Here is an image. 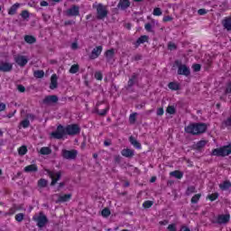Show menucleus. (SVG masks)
I'll return each mask as SVG.
<instances>
[{"label":"nucleus","mask_w":231,"mask_h":231,"mask_svg":"<svg viewBox=\"0 0 231 231\" xmlns=\"http://www.w3.org/2000/svg\"><path fill=\"white\" fill-rule=\"evenodd\" d=\"M206 131L207 125L205 123H193L185 127V133L193 135L203 134Z\"/></svg>","instance_id":"f257e3e1"},{"label":"nucleus","mask_w":231,"mask_h":231,"mask_svg":"<svg viewBox=\"0 0 231 231\" xmlns=\"http://www.w3.org/2000/svg\"><path fill=\"white\" fill-rule=\"evenodd\" d=\"M93 8H96L97 10V19L98 21H104V19H106L109 14V11H107V6L104 5L103 4H98L97 5H94Z\"/></svg>","instance_id":"f03ea898"},{"label":"nucleus","mask_w":231,"mask_h":231,"mask_svg":"<svg viewBox=\"0 0 231 231\" xmlns=\"http://www.w3.org/2000/svg\"><path fill=\"white\" fill-rule=\"evenodd\" d=\"M32 221L37 223L38 228H44L46 225H48V217H46V215L41 211L39 216L35 215L32 217Z\"/></svg>","instance_id":"7ed1b4c3"},{"label":"nucleus","mask_w":231,"mask_h":231,"mask_svg":"<svg viewBox=\"0 0 231 231\" xmlns=\"http://www.w3.org/2000/svg\"><path fill=\"white\" fill-rule=\"evenodd\" d=\"M231 154V145H226L220 148H216L212 151V156H228Z\"/></svg>","instance_id":"20e7f679"},{"label":"nucleus","mask_w":231,"mask_h":231,"mask_svg":"<svg viewBox=\"0 0 231 231\" xmlns=\"http://www.w3.org/2000/svg\"><path fill=\"white\" fill-rule=\"evenodd\" d=\"M175 65L178 68V75H183L184 77H190V68L182 64L180 60H175Z\"/></svg>","instance_id":"39448f33"},{"label":"nucleus","mask_w":231,"mask_h":231,"mask_svg":"<svg viewBox=\"0 0 231 231\" xmlns=\"http://www.w3.org/2000/svg\"><path fill=\"white\" fill-rule=\"evenodd\" d=\"M65 134L69 136H77V134H80V126L77 124L69 125L64 128Z\"/></svg>","instance_id":"423d86ee"},{"label":"nucleus","mask_w":231,"mask_h":231,"mask_svg":"<svg viewBox=\"0 0 231 231\" xmlns=\"http://www.w3.org/2000/svg\"><path fill=\"white\" fill-rule=\"evenodd\" d=\"M46 172L51 180V187H54V185H57V181H59V180L62 178V171H51L50 170H46Z\"/></svg>","instance_id":"0eeeda50"},{"label":"nucleus","mask_w":231,"mask_h":231,"mask_svg":"<svg viewBox=\"0 0 231 231\" xmlns=\"http://www.w3.org/2000/svg\"><path fill=\"white\" fill-rule=\"evenodd\" d=\"M66 134V132L64 130V126L62 125H58L57 130L55 132H52L51 134L52 138H55V140H62Z\"/></svg>","instance_id":"6e6552de"},{"label":"nucleus","mask_w":231,"mask_h":231,"mask_svg":"<svg viewBox=\"0 0 231 231\" xmlns=\"http://www.w3.org/2000/svg\"><path fill=\"white\" fill-rule=\"evenodd\" d=\"M64 14L67 17H78V15H80V7L79 5H72Z\"/></svg>","instance_id":"1a4fd4ad"},{"label":"nucleus","mask_w":231,"mask_h":231,"mask_svg":"<svg viewBox=\"0 0 231 231\" xmlns=\"http://www.w3.org/2000/svg\"><path fill=\"white\" fill-rule=\"evenodd\" d=\"M79 154L77 150H62L61 156L65 160H75Z\"/></svg>","instance_id":"9d476101"},{"label":"nucleus","mask_w":231,"mask_h":231,"mask_svg":"<svg viewBox=\"0 0 231 231\" xmlns=\"http://www.w3.org/2000/svg\"><path fill=\"white\" fill-rule=\"evenodd\" d=\"M42 102L45 106H52V104H57V102H59V97L55 95L46 96Z\"/></svg>","instance_id":"9b49d317"},{"label":"nucleus","mask_w":231,"mask_h":231,"mask_svg":"<svg viewBox=\"0 0 231 231\" xmlns=\"http://www.w3.org/2000/svg\"><path fill=\"white\" fill-rule=\"evenodd\" d=\"M138 77H140V74L138 73L132 74L131 78L128 80L126 89H131L133 86H134L135 84H138Z\"/></svg>","instance_id":"f8f14e48"},{"label":"nucleus","mask_w":231,"mask_h":231,"mask_svg":"<svg viewBox=\"0 0 231 231\" xmlns=\"http://www.w3.org/2000/svg\"><path fill=\"white\" fill-rule=\"evenodd\" d=\"M229 222H230V215L229 214L218 215L217 217V225H226Z\"/></svg>","instance_id":"ddd939ff"},{"label":"nucleus","mask_w":231,"mask_h":231,"mask_svg":"<svg viewBox=\"0 0 231 231\" xmlns=\"http://www.w3.org/2000/svg\"><path fill=\"white\" fill-rule=\"evenodd\" d=\"M102 46H97L96 48H94L89 55V59H91V60H95V59H98V57H100V53H102Z\"/></svg>","instance_id":"4468645a"},{"label":"nucleus","mask_w":231,"mask_h":231,"mask_svg":"<svg viewBox=\"0 0 231 231\" xmlns=\"http://www.w3.org/2000/svg\"><path fill=\"white\" fill-rule=\"evenodd\" d=\"M14 62H16L18 66H21V68H24V66L28 64V59H26L25 56L18 55L14 57Z\"/></svg>","instance_id":"2eb2a0df"},{"label":"nucleus","mask_w":231,"mask_h":231,"mask_svg":"<svg viewBox=\"0 0 231 231\" xmlns=\"http://www.w3.org/2000/svg\"><path fill=\"white\" fill-rule=\"evenodd\" d=\"M14 65L9 62L0 61V71L4 73H8L11 69H13Z\"/></svg>","instance_id":"dca6fc26"},{"label":"nucleus","mask_w":231,"mask_h":231,"mask_svg":"<svg viewBox=\"0 0 231 231\" xmlns=\"http://www.w3.org/2000/svg\"><path fill=\"white\" fill-rule=\"evenodd\" d=\"M131 6V2L129 0H119L117 8L120 10H127Z\"/></svg>","instance_id":"f3484780"},{"label":"nucleus","mask_w":231,"mask_h":231,"mask_svg":"<svg viewBox=\"0 0 231 231\" xmlns=\"http://www.w3.org/2000/svg\"><path fill=\"white\" fill-rule=\"evenodd\" d=\"M121 154L122 156H125V158H133V156H134V150L129 148L123 149Z\"/></svg>","instance_id":"a211bd4d"},{"label":"nucleus","mask_w":231,"mask_h":231,"mask_svg":"<svg viewBox=\"0 0 231 231\" xmlns=\"http://www.w3.org/2000/svg\"><path fill=\"white\" fill-rule=\"evenodd\" d=\"M59 78H57V74H53L51 78L50 89H57L59 88V83L57 82Z\"/></svg>","instance_id":"6ab92c4d"},{"label":"nucleus","mask_w":231,"mask_h":231,"mask_svg":"<svg viewBox=\"0 0 231 231\" xmlns=\"http://www.w3.org/2000/svg\"><path fill=\"white\" fill-rule=\"evenodd\" d=\"M144 42H149V36L143 35L137 39V41L134 43L135 48H138L140 44H143Z\"/></svg>","instance_id":"aec40b11"},{"label":"nucleus","mask_w":231,"mask_h":231,"mask_svg":"<svg viewBox=\"0 0 231 231\" xmlns=\"http://www.w3.org/2000/svg\"><path fill=\"white\" fill-rule=\"evenodd\" d=\"M71 199V194L60 195L56 203H66Z\"/></svg>","instance_id":"412c9836"},{"label":"nucleus","mask_w":231,"mask_h":231,"mask_svg":"<svg viewBox=\"0 0 231 231\" xmlns=\"http://www.w3.org/2000/svg\"><path fill=\"white\" fill-rule=\"evenodd\" d=\"M130 143L135 147V149H142V143L136 140L134 136L129 137Z\"/></svg>","instance_id":"4be33fe9"},{"label":"nucleus","mask_w":231,"mask_h":231,"mask_svg":"<svg viewBox=\"0 0 231 231\" xmlns=\"http://www.w3.org/2000/svg\"><path fill=\"white\" fill-rule=\"evenodd\" d=\"M222 24L227 32H231V17L224 19Z\"/></svg>","instance_id":"5701e85b"},{"label":"nucleus","mask_w":231,"mask_h":231,"mask_svg":"<svg viewBox=\"0 0 231 231\" xmlns=\"http://www.w3.org/2000/svg\"><path fill=\"white\" fill-rule=\"evenodd\" d=\"M38 171L37 164H31L24 168V172H37Z\"/></svg>","instance_id":"b1692460"},{"label":"nucleus","mask_w":231,"mask_h":231,"mask_svg":"<svg viewBox=\"0 0 231 231\" xmlns=\"http://www.w3.org/2000/svg\"><path fill=\"white\" fill-rule=\"evenodd\" d=\"M23 39L27 44H35L37 42V39L32 35H25Z\"/></svg>","instance_id":"393cba45"},{"label":"nucleus","mask_w":231,"mask_h":231,"mask_svg":"<svg viewBox=\"0 0 231 231\" xmlns=\"http://www.w3.org/2000/svg\"><path fill=\"white\" fill-rule=\"evenodd\" d=\"M170 176L176 178L177 180H181L183 178V172L180 171H173L170 173Z\"/></svg>","instance_id":"a878e982"},{"label":"nucleus","mask_w":231,"mask_h":231,"mask_svg":"<svg viewBox=\"0 0 231 231\" xmlns=\"http://www.w3.org/2000/svg\"><path fill=\"white\" fill-rule=\"evenodd\" d=\"M20 5L19 4H14L13 5L10 9L8 10L9 15H15L17 14V9L19 8Z\"/></svg>","instance_id":"bb28decb"},{"label":"nucleus","mask_w":231,"mask_h":231,"mask_svg":"<svg viewBox=\"0 0 231 231\" xmlns=\"http://www.w3.org/2000/svg\"><path fill=\"white\" fill-rule=\"evenodd\" d=\"M231 188V182L229 180H226L223 183L219 184V189L221 190H228Z\"/></svg>","instance_id":"cd10ccee"},{"label":"nucleus","mask_w":231,"mask_h":231,"mask_svg":"<svg viewBox=\"0 0 231 231\" xmlns=\"http://www.w3.org/2000/svg\"><path fill=\"white\" fill-rule=\"evenodd\" d=\"M106 57V60L109 61V60H112V59L115 57V49H110V50H107L105 53Z\"/></svg>","instance_id":"c85d7f7f"},{"label":"nucleus","mask_w":231,"mask_h":231,"mask_svg":"<svg viewBox=\"0 0 231 231\" xmlns=\"http://www.w3.org/2000/svg\"><path fill=\"white\" fill-rule=\"evenodd\" d=\"M207 145V141H199L195 144V149L197 151H199L200 149H203Z\"/></svg>","instance_id":"c756f323"},{"label":"nucleus","mask_w":231,"mask_h":231,"mask_svg":"<svg viewBox=\"0 0 231 231\" xmlns=\"http://www.w3.org/2000/svg\"><path fill=\"white\" fill-rule=\"evenodd\" d=\"M38 187L44 189L48 187V181L45 179H41L38 180Z\"/></svg>","instance_id":"7c9ffc66"},{"label":"nucleus","mask_w":231,"mask_h":231,"mask_svg":"<svg viewBox=\"0 0 231 231\" xmlns=\"http://www.w3.org/2000/svg\"><path fill=\"white\" fill-rule=\"evenodd\" d=\"M27 152L28 148L25 145H23L18 149V154H20V156H24Z\"/></svg>","instance_id":"2f4dec72"},{"label":"nucleus","mask_w":231,"mask_h":231,"mask_svg":"<svg viewBox=\"0 0 231 231\" xmlns=\"http://www.w3.org/2000/svg\"><path fill=\"white\" fill-rule=\"evenodd\" d=\"M168 88L173 91H178V89H180V85H178V83L170 82Z\"/></svg>","instance_id":"473e14b6"},{"label":"nucleus","mask_w":231,"mask_h":231,"mask_svg":"<svg viewBox=\"0 0 231 231\" xmlns=\"http://www.w3.org/2000/svg\"><path fill=\"white\" fill-rule=\"evenodd\" d=\"M40 152L43 155L51 154V150L50 147H42Z\"/></svg>","instance_id":"72a5a7b5"},{"label":"nucleus","mask_w":231,"mask_h":231,"mask_svg":"<svg viewBox=\"0 0 231 231\" xmlns=\"http://www.w3.org/2000/svg\"><path fill=\"white\" fill-rule=\"evenodd\" d=\"M101 216H103V217H109V216H111V210H109V208H106L101 211Z\"/></svg>","instance_id":"f704fd0d"},{"label":"nucleus","mask_w":231,"mask_h":231,"mask_svg":"<svg viewBox=\"0 0 231 231\" xmlns=\"http://www.w3.org/2000/svg\"><path fill=\"white\" fill-rule=\"evenodd\" d=\"M33 76L36 79H42L44 77V70H35Z\"/></svg>","instance_id":"c9c22d12"},{"label":"nucleus","mask_w":231,"mask_h":231,"mask_svg":"<svg viewBox=\"0 0 231 231\" xmlns=\"http://www.w3.org/2000/svg\"><path fill=\"white\" fill-rule=\"evenodd\" d=\"M79 69V64H74L70 67L69 73H72V74L78 73Z\"/></svg>","instance_id":"e433bc0d"},{"label":"nucleus","mask_w":231,"mask_h":231,"mask_svg":"<svg viewBox=\"0 0 231 231\" xmlns=\"http://www.w3.org/2000/svg\"><path fill=\"white\" fill-rule=\"evenodd\" d=\"M152 205H154V202H152V200H146L143 202V208H151Z\"/></svg>","instance_id":"4c0bfd02"},{"label":"nucleus","mask_w":231,"mask_h":231,"mask_svg":"<svg viewBox=\"0 0 231 231\" xmlns=\"http://www.w3.org/2000/svg\"><path fill=\"white\" fill-rule=\"evenodd\" d=\"M200 198H201V194H196V195H194V196L191 198V203H192V204L198 203V202L199 201Z\"/></svg>","instance_id":"58836bf2"},{"label":"nucleus","mask_w":231,"mask_h":231,"mask_svg":"<svg viewBox=\"0 0 231 231\" xmlns=\"http://www.w3.org/2000/svg\"><path fill=\"white\" fill-rule=\"evenodd\" d=\"M194 192H196V187L194 186L188 187L186 191L187 196H190V194H194Z\"/></svg>","instance_id":"ea45409f"},{"label":"nucleus","mask_w":231,"mask_h":231,"mask_svg":"<svg viewBox=\"0 0 231 231\" xmlns=\"http://www.w3.org/2000/svg\"><path fill=\"white\" fill-rule=\"evenodd\" d=\"M15 219L18 223L23 222V220L24 219V214L23 213H18L15 215Z\"/></svg>","instance_id":"a19ab883"},{"label":"nucleus","mask_w":231,"mask_h":231,"mask_svg":"<svg viewBox=\"0 0 231 231\" xmlns=\"http://www.w3.org/2000/svg\"><path fill=\"white\" fill-rule=\"evenodd\" d=\"M22 19H30V12L28 10H23L21 13Z\"/></svg>","instance_id":"79ce46f5"},{"label":"nucleus","mask_w":231,"mask_h":231,"mask_svg":"<svg viewBox=\"0 0 231 231\" xmlns=\"http://www.w3.org/2000/svg\"><path fill=\"white\" fill-rule=\"evenodd\" d=\"M167 113L169 115H175L176 114V108L173 106H169L166 109Z\"/></svg>","instance_id":"37998d69"},{"label":"nucleus","mask_w":231,"mask_h":231,"mask_svg":"<svg viewBox=\"0 0 231 231\" xmlns=\"http://www.w3.org/2000/svg\"><path fill=\"white\" fill-rule=\"evenodd\" d=\"M217 198H219V193H213L208 196V199H210V201H216Z\"/></svg>","instance_id":"c03bdc74"},{"label":"nucleus","mask_w":231,"mask_h":231,"mask_svg":"<svg viewBox=\"0 0 231 231\" xmlns=\"http://www.w3.org/2000/svg\"><path fill=\"white\" fill-rule=\"evenodd\" d=\"M107 111H109V107H106L101 111L97 110V113L99 114L100 116H106V115H107Z\"/></svg>","instance_id":"a18cd8bd"},{"label":"nucleus","mask_w":231,"mask_h":231,"mask_svg":"<svg viewBox=\"0 0 231 231\" xmlns=\"http://www.w3.org/2000/svg\"><path fill=\"white\" fill-rule=\"evenodd\" d=\"M21 125L23 127V129H26L27 127H30V121L25 119L21 122Z\"/></svg>","instance_id":"49530a36"},{"label":"nucleus","mask_w":231,"mask_h":231,"mask_svg":"<svg viewBox=\"0 0 231 231\" xmlns=\"http://www.w3.org/2000/svg\"><path fill=\"white\" fill-rule=\"evenodd\" d=\"M162 9L160 7H156L153 9V15L160 16L162 15Z\"/></svg>","instance_id":"de8ad7c7"},{"label":"nucleus","mask_w":231,"mask_h":231,"mask_svg":"<svg viewBox=\"0 0 231 231\" xmlns=\"http://www.w3.org/2000/svg\"><path fill=\"white\" fill-rule=\"evenodd\" d=\"M129 122H130V124H134V122H136V114L130 115Z\"/></svg>","instance_id":"09e8293b"},{"label":"nucleus","mask_w":231,"mask_h":231,"mask_svg":"<svg viewBox=\"0 0 231 231\" xmlns=\"http://www.w3.org/2000/svg\"><path fill=\"white\" fill-rule=\"evenodd\" d=\"M193 70L198 72V71H201V65L200 64H193L192 65Z\"/></svg>","instance_id":"8fccbe9b"},{"label":"nucleus","mask_w":231,"mask_h":231,"mask_svg":"<svg viewBox=\"0 0 231 231\" xmlns=\"http://www.w3.org/2000/svg\"><path fill=\"white\" fill-rule=\"evenodd\" d=\"M231 93V82L227 83L226 90H225V94L228 95Z\"/></svg>","instance_id":"3c124183"},{"label":"nucleus","mask_w":231,"mask_h":231,"mask_svg":"<svg viewBox=\"0 0 231 231\" xmlns=\"http://www.w3.org/2000/svg\"><path fill=\"white\" fill-rule=\"evenodd\" d=\"M95 79H97V80H102V79H103L102 72H100V71L96 72Z\"/></svg>","instance_id":"603ef678"},{"label":"nucleus","mask_w":231,"mask_h":231,"mask_svg":"<svg viewBox=\"0 0 231 231\" xmlns=\"http://www.w3.org/2000/svg\"><path fill=\"white\" fill-rule=\"evenodd\" d=\"M144 28H145L146 32H152V24H151L149 23H145Z\"/></svg>","instance_id":"864d4df0"},{"label":"nucleus","mask_w":231,"mask_h":231,"mask_svg":"<svg viewBox=\"0 0 231 231\" xmlns=\"http://www.w3.org/2000/svg\"><path fill=\"white\" fill-rule=\"evenodd\" d=\"M176 49H177V47H176V45L173 42H170L168 44V50H171V51H174Z\"/></svg>","instance_id":"5fc2aeb1"},{"label":"nucleus","mask_w":231,"mask_h":231,"mask_svg":"<svg viewBox=\"0 0 231 231\" xmlns=\"http://www.w3.org/2000/svg\"><path fill=\"white\" fill-rule=\"evenodd\" d=\"M17 89L20 93H24V91H26V88H24L23 85H18Z\"/></svg>","instance_id":"6e6d98bb"},{"label":"nucleus","mask_w":231,"mask_h":231,"mask_svg":"<svg viewBox=\"0 0 231 231\" xmlns=\"http://www.w3.org/2000/svg\"><path fill=\"white\" fill-rule=\"evenodd\" d=\"M168 230L169 231H177L176 229V224H171L168 226Z\"/></svg>","instance_id":"4d7b16f0"},{"label":"nucleus","mask_w":231,"mask_h":231,"mask_svg":"<svg viewBox=\"0 0 231 231\" xmlns=\"http://www.w3.org/2000/svg\"><path fill=\"white\" fill-rule=\"evenodd\" d=\"M198 14L199 15H205L207 14V9H199Z\"/></svg>","instance_id":"13d9d810"},{"label":"nucleus","mask_w":231,"mask_h":231,"mask_svg":"<svg viewBox=\"0 0 231 231\" xmlns=\"http://www.w3.org/2000/svg\"><path fill=\"white\" fill-rule=\"evenodd\" d=\"M171 21H172V17L171 16L167 15V16L163 17V23H169Z\"/></svg>","instance_id":"bf43d9fd"},{"label":"nucleus","mask_w":231,"mask_h":231,"mask_svg":"<svg viewBox=\"0 0 231 231\" xmlns=\"http://www.w3.org/2000/svg\"><path fill=\"white\" fill-rule=\"evenodd\" d=\"M109 145H111V139L105 140L104 146L105 147H109Z\"/></svg>","instance_id":"052dcab7"},{"label":"nucleus","mask_w":231,"mask_h":231,"mask_svg":"<svg viewBox=\"0 0 231 231\" xmlns=\"http://www.w3.org/2000/svg\"><path fill=\"white\" fill-rule=\"evenodd\" d=\"M162 115H163V108H158L157 109V116H162Z\"/></svg>","instance_id":"680f3d73"},{"label":"nucleus","mask_w":231,"mask_h":231,"mask_svg":"<svg viewBox=\"0 0 231 231\" xmlns=\"http://www.w3.org/2000/svg\"><path fill=\"white\" fill-rule=\"evenodd\" d=\"M71 50H79V43L78 42H73L71 44Z\"/></svg>","instance_id":"e2e57ef3"},{"label":"nucleus","mask_w":231,"mask_h":231,"mask_svg":"<svg viewBox=\"0 0 231 231\" xmlns=\"http://www.w3.org/2000/svg\"><path fill=\"white\" fill-rule=\"evenodd\" d=\"M115 162H116V163H120V162H122V157L120 155H116Z\"/></svg>","instance_id":"0e129e2a"},{"label":"nucleus","mask_w":231,"mask_h":231,"mask_svg":"<svg viewBox=\"0 0 231 231\" xmlns=\"http://www.w3.org/2000/svg\"><path fill=\"white\" fill-rule=\"evenodd\" d=\"M6 109V105L5 103H0V112L5 111Z\"/></svg>","instance_id":"69168bd1"},{"label":"nucleus","mask_w":231,"mask_h":231,"mask_svg":"<svg viewBox=\"0 0 231 231\" xmlns=\"http://www.w3.org/2000/svg\"><path fill=\"white\" fill-rule=\"evenodd\" d=\"M134 60H142V54H137L134 57Z\"/></svg>","instance_id":"338daca9"},{"label":"nucleus","mask_w":231,"mask_h":231,"mask_svg":"<svg viewBox=\"0 0 231 231\" xmlns=\"http://www.w3.org/2000/svg\"><path fill=\"white\" fill-rule=\"evenodd\" d=\"M180 231H190V228L183 226H181Z\"/></svg>","instance_id":"774afa93"}]
</instances>
